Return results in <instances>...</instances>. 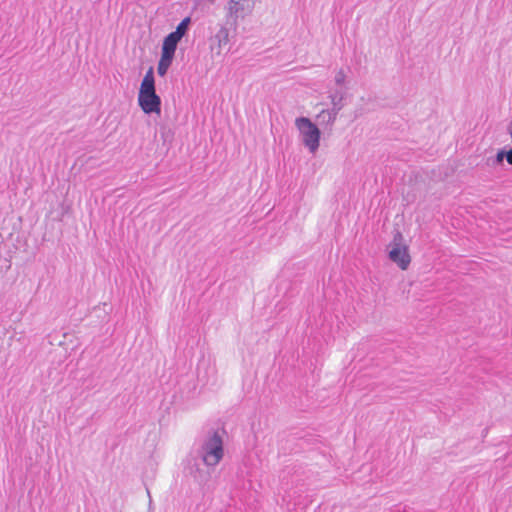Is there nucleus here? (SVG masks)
<instances>
[{
    "label": "nucleus",
    "mask_w": 512,
    "mask_h": 512,
    "mask_svg": "<svg viewBox=\"0 0 512 512\" xmlns=\"http://www.w3.org/2000/svg\"><path fill=\"white\" fill-rule=\"evenodd\" d=\"M198 456L207 467L217 466L224 457V441L219 430L210 429L202 439Z\"/></svg>",
    "instance_id": "f257e3e1"
},
{
    "label": "nucleus",
    "mask_w": 512,
    "mask_h": 512,
    "mask_svg": "<svg viewBox=\"0 0 512 512\" xmlns=\"http://www.w3.org/2000/svg\"><path fill=\"white\" fill-rule=\"evenodd\" d=\"M295 125L298 128L303 144L314 153L320 144V129L307 117H299L295 121Z\"/></svg>",
    "instance_id": "f03ea898"
},
{
    "label": "nucleus",
    "mask_w": 512,
    "mask_h": 512,
    "mask_svg": "<svg viewBox=\"0 0 512 512\" xmlns=\"http://www.w3.org/2000/svg\"><path fill=\"white\" fill-rule=\"evenodd\" d=\"M403 235L397 231L393 237L391 243V249L389 251V259L396 263L402 270H406L411 262L408 247L402 244Z\"/></svg>",
    "instance_id": "7ed1b4c3"
},
{
    "label": "nucleus",
    "mask_w": 512,
    "mask_h": 512,
    "mask_svg": "<svg viewBox=\"0 0 512 512\" xmlns=\"http://www.w3.org/2000/svg\"><path fill=\"white\" fill-rule=\"evenodd\" d=\"M161 98L156 91L138 92V105L141 110L147 114L161 113Z\"/></svg>",
    "instance_id": "20e7f679"
},
{
    "label": "nucleus",
    "mask_w": 512,
    "mask_h": 512,
    "mask_svg": "<svg viewBox=\"0 0 512 512\" xmlns=\"http://www.w3.org/2000/svg\"><path fill=\"white\" fill-rule=\"evenodd\" d=\"M254 8L252 0H230L228 3V15L230 17L245 18L251 14Z\"/></svg>",
    "instance_id": "39448f33"
},
{
    "label": "nucleus",
    "mask_w": 512,
    "mask_h": 512,
    "mask_svg": "<svg viewBox=\"0 0 512 512\" xmlns=\"http://www.w3.org/2000/svg\"><path fill=\"white\" fill-rule=\"evenodd\" d=\"M504 160H506L508 164L512 165V147L508 150H506V148L500 149L495 156L488 157L487 165L493 168L503 166Z\"/></svg>",
    "instance_id": "423d86ee"
},
{
    "label": "nucleus",
    "mask_w": 512,
    "mask_h": 512,
    "mask_svg": "<svg viewBox=\"0 0 512 512\" xmlns=\"http://www.w3.org/2000/svg\"><path fill=\"white\" fill-rule=\"evenodd\" d=\"M346 91L342 88L329 91L333 111L339 113L345 106Z\"/></svg>",
    "instance_id": "0eeeda50"
},
{
    "label": "nucleus",
    "mask_w": 512,
    "mask_h": 512,
    "mask_svg": "<svg viewBox=\"0 0 512 512\" xmlns=\"http://www.w3.org/2000/svg\"><path fill=\"white\" fill-rule=\"evenodd\" d=\"M212 43L217 44L218 53L229 44V29L221 26L216 34L212 37Z\"/></svg>",
    "instance_id": "6e6552de"
},
{
    "label": "nucleus",
    "mask_w": 512,
    "mask_h": 512,
    "mask_svg": "<svg viewBox=\"0 0 512 512\" xmlns=\"http://www.w3.org/2000/svg\"><path fill=\"white\" fill-rule=\"evenodd\" d=\"M337 115L338 113L333 111V109H325V110H322L318 115H317V121L320 125H325L326 127H332L336 118H337Z\"/></svg>",
    "instance_id": "1a4fd4ad"
},
{
    "label": "nucleus",
    "mask_w": 512,
    "mask_h": 512,
    "mask_svg": "<svg viewBox=\"0 0 512 512\" xmlns=\"http://www.w3.org/2000/svg\"><path fill=\"white\" fill-rule=\"evenodd\" d=\"M156 91L155 89V77L153 67H150L146 74L144 75L141 85L139 88V92H149Z\"/></svg>",
    "instance_id": "9d476101"
},
{
    "label": "nucleus",
    "mask_w": 512,
    "mask_h": 512,
    "mask_svg": "<svg viewBox=\"0 0 512 512\" xmlns=\"http://www.w3.org/2000/svg\"><path fill=\"white\" fill-rule=\"evenodd\" d=\"M192 23L191 17L187 16L180 21V23L176 26V29L170 32L175 38L182 39L189 31L190 25Z\"/></svg>",
    "instance_id": "9b49d317"
},
{
    "label": "nucleus",
    "mask_w": 512,
    "mask_h": 512,
    "mask_svg": "<svg viewBox=\"0 0 512 512\" xmlns=\"http://www.w3.org/2000/svg\"><path fill=\"white\" fill-rule=\"evenodd\" d=\"M190 474L200 484L207 482L210 478V473L200 469L196 463L190 467Z\"/></svg>",
    "instance_id": "f8f14e48"
},
{
    "label": "nucleus",
    "mask_w": 512,
    "mask_h": 512,
    "mask_svg": "<svg viewBox=\"0 0 512 512\" xmlns=\"http://www.w3.org/2000/svg\"><path fill=\"white\" fill-rule=\"evenodd\" d=\"M180 41L181 39L175 38L174 35L169 33L164 37L161 49L175 53Z\"/></svg>",
    "instance_id": "ddd939ff"
},
{
    "label": "nucleus",
    "mask_w": 512,
    "mask_h": 512,
    "mask_svg": "<svg viewBox=\"0 0 512 512\" xmlns=\"http://www.w3.org/2000/svg\"><path fill=\"white\" fill-rule=\"evenodd\" d=\"M174 57H175V53H171V52L161 49V56H160L159 62L170 67L174 60Z\"/></svg>",
    "instance_id": "4468645a"
},
{
    "label": "nucleus",
    "mask_w": 512,
    "mask_h": 512,
    "mask_svg": "<svg viewBox=\"0 0 512 512\" xmlns=\"http://www.w3.org/2000/svg\"><path fill=\"white\" fill-rule=\"evenodd\" d=\"M346 75L343 69H340L335 75V83L338 86H342L345 83Z\"/></svg>",
    "instance_id": "2eb2a0df"
},
{
    "label": "nucleus",
    "mask_w": 512,
    "mask_h": 512,
    "mask_svg": "<svg viewBox=\"0 0 512 512\" xmlns=\"http://www.w3.org/2000/svg\"><path fill=\"white\" fill-rule=\"evenodd\" d=\"M169 68H170L169 66L164 65L158 61L157 73L159 76H161V77L165 76Z\"/></svg>",
    "instance_id": "dca6fc26"
}]
</instances>
